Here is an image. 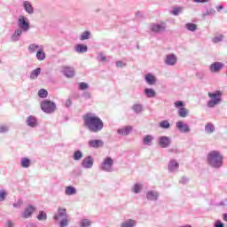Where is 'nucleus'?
Instances as JSON below:
<instances>
[{"label": "nucleus", "instance_id": "obj_1", "mask_svg": "<svg viewBox=\"0 0 227 227\" xmlns=\"http://www.w3.org/2000/svg\"><path fill=\"white\" fill-rule=\"evenodd\" d=\"M83 122L86 129L94 134L101 132L104 129V121L93 113H87L83 115Z\"/></svg>", "mask_w": 227, "mask_h": 227}, {"label": "nucleus", "instance_id": "obj_2", "mask_svg": "<svg viewBox=\"0 0 227 227\" xmlns=\"http://www.w3.org/2000/svg\"><path fill=\"white\" fill-rule=\"evenodd\" d=\"M224 160V157L223 153L217 150H213L207 153V162L210 168L213 169H221L223 168V162Z\"/></svg>", "mask_w": 227, "mask_h": 227}, {"label": "nucleus", "instance_id": "obj_3", "mask_svg": "<svg viewBox=\"0 0 227 227\" xmlns=\"http://www.w3.org/2000/svg\"><path fill=\"white\" fill-rule=\"evenodd\" d=\"M54 221H59V227H67L70 224V216L67 213V208L59 207L57 213L53 215Z\"/></svg>", "mask_w": 227, "mask_h": 227}, {"label": "nucleus", "instance_id": "obj_4", "mask_svg": "<svg viewBox=\"0 0 227 227\" xmlns=\"http://www.w3.org/2000/svg\"><path fill=\"white\" fill-rule=\"evenodd\" d=\"M207 95L210 99L207 101V106L210 109L215 107L216 106H219V104L223 102V91L221 90L208 92Z\"/></svg>", "mask_w": 227, "mask_h": 227}, {"label": "nucleus", "instance_id": "obj_5", "mask_svg": "<svg viewBox=\"0 0 227 227\" xmlns=\"http://www.w3.org/2000/svg\"><path fill=\"white\" fill-rule=\"evenodd\" d=\"M113 166H114V160L111 157H106L100 163L99 169L106 173H113Z\"/></svg>", "mask_w": 227, "mask_h": 227}, {"label": "nucleus", "instance_id": "obj_6", "mask_svg": "<svg viewBox=\"0 0 227 227\" xmlns=\"http://www.w3.org/2000/svg\"><path fill=\"white\" fill-rule=\"evenodd\" d=\"M41 109L43 111V113H46L47 114H52L54 111H56V103L44 99L41 103Z\"/></svg>", "mask_w": 227, "mask_h": 227}, {"label": "nucleus", "instance_id": "obj_7", "mask_svg": "<svg viewBox=\"0 0 227 227\" xmlns=\"http://www.w3.org/2000/svg\"><path fill=\"white\" fill-rule=\"evenodd\" d=\"M176 109H178L177 114L180 118H187L189 116V109L185 108L184 101H176L174 103Z\"/></svg>", "mask_w": 227, "mask_h": 227}, {"label": "nucleus", "instance_id": "obj_8", "mask_svg": "<svg viewBox=\"0 0 227 227\" xmlns=\"http://www.w3.org/2000/svg\"><path fill=\"white\" fill-rule=\"evenodd\" d=\"M166 22L160 21L159 23H152L149 26V29L152 33H154V35H160V33H164L166 31Z\"/></svg>", "mask_w": 227, "mask_h": 227}, {"label": "nucleus", "instance_id": "obj_9", "mask_svg": "<svg viewBox=\"0 0 227 227\" xmlns=\"http://www.w3.org/2000/svg\"><path fill=\"white\" fill-rule=\"evenodd\" d=\"M18 29H20L24 33L29 31V19L25 16H20L18 19Z\"/></svg>", "mask_w": 227, "mask_h": 227}, {"label": "nucleus", "instance_id": "obj_10", "mask_svg": "<svg viewBox=\"0 0 227 227\" xmlns=\"http://www.w3.org/2000/svg\"><path fill=\"white\" fill-rule=\"evenodd\" d=\"M145 198L147 201H159V198H160V193L157 190H149L145 193Z\"/></svg>", "mask_w": 227, "mask_h": 227}, {"label": "nucleus", "instance_id": "obj_11", "mask_svg": "<svg viewBox=\"0 0 227 227\" xmlns=\"http://www.w3.org/2000/svg\"><path fill=\"white\" fill-rule=\"evenodd\" d=\"M35 212H36V207L33 205H28L26 207L24 211L21 212V217H23V219H29L33 216V214H35Z\"/></svg>", "mask_w": 227, "mask_h": 227}, {"label": "nucleus", "instance_id": "obj_12", "mask_svg": "<svg viewBox=\"0 0 227 227\" xmlns=\"http://www.w3.org/2000/svg\"><path fill=\"white\" fill-rule=\"evenodd\" d=\"M93 164H95V160L93 159V156L89 155L82 160L81 166L84 169H91Z\"/></svg>", "mask_w": 227, "mask_h": 227}, {"label": "nucleus", "instance_id": "obj_13", "mask_svg": "<svg viewBox=\"0 0 227 227\" xmlns=\"http://www.w3.org/2000/svg\"><path fill=\"white\" fill-rule=\"evenodd\" d=\"M180 169V163L176 159H170L168 163V173H176Z\"/></svg>", "mask_w": 227, "mask_h": 227}, {"label": "nucleus", "instance_id": "obj_14", "mask_svg": "<svg viewBox=\"0 0 227 227\" xmlns=\"http://www.w3.org/2000/svg\"><path fill=\"white\" fill-rule=\"evenodd\" d=\"M158 145L160 148H169V146H171V138L169 137L161 136L158 138Z\"/></svg>", "mask_w": 227, "mask_h": 227}, {"label": "nucleus", "instance_id": "obj_15", "mask_svg": "<svg viewBox=\"0 0 227 227\" xmlns=\"http://www.w3.org/2000/svg\"><path fill=\"white\" fill-rule=\"evenodd\" d=\"M176 127L177 129V130H179V132H181V134H187L189 132H191V128L189 127V124L179 121L176 123Z\"/></svg>", "mask_w": 227, "mask_h": 227}, {"label": "nucleus", "instance_id": "obj_16", "mask_svg": "<svg viewBox=\"0 0 227 227\" xmlns=\"http://www.w3.org/2000/svg\"><path fill=\"white\" fill-rule=\"evenodd\" d=\"M176 61H178V58H176V55L171 53L166 56L164 63L168 67H175V65H176Z\"/></svg>", "mask_w": 227, "mask_h": 227}, {"label": "nucleus", "instance_id": "obj_17", "mask_svg": "<svg viewBox=\"0 0 227 227\" xmlns=\"http://www.w3.org/2000/svg\"><path fill=\"white\" fill-rule=\"evenodd\" d=\"M223 67L224 64H223V62H214L209 66V70L213 74H215L217 72H221V70H223Z\"/></svg>", "mask_w": 227, "mask_h": 227}, {"label": "nucleus", "instance_id": "obj_18", "mask_svg": "<svg viewBox=\"0 0 227 227\" xmlns=\"http://www.w3.org/2000/svg\"><path fill=\"white\" fill-rule=\"evenodd\" d=\"M26 124L31 129H35V127H38V120L35 115H29L26 120Z\"/></svg>", "mask_w": 227, "mask_h": 227}, {"label": "nucleus", "instance_id": "obj_19", "mask_svg": "<svg viewBox=\"0 0 227 227\" xmlns=\"http://www.w3.org/2000/svg\"><path fill=\"white\" fill-rule=\"evenodd\" d=\"M145 81L149 86H155L157 84V77L151 73L145 74Z\"/></svg>", "mask_w": 227, "mask_h": 227}, {"label": "nucleus", "instance_id": "obj_20", "mask_svg": "<svg viewBox=\"0 0 227 227\" xmlns=\"http://www.w3.org/2000/svg\"><path fill=\"white\" fill-rule=\"evenodd\" d=\"M88 145L90 148H102V146H104V141L100 139H91L89 140Z\"/></svg>", "mask_w": 227, "mask_h": 227}, {"label": "nucleus", "instance_id": "obj_21", "mask_svg": "<svg viewBox=\"0 0 227 227\" xmlns=\"http://www.w3.org/2000/svg\"><path fill=\"white\" fill-rule=\"evenodd\" d=\"M137 226V221L132 218H128L122 221L120 227H136Z\"/></svg>", "mask_w": 227, "mask_h": 227}, {"label": "nucleus", "instance_id": "obj_22", "mask_svg": "<svg viewBox=\"0 0 227 227\" xmlns=\"http://www.w3.org/2000/svg\"><path fill=\"white\" fill-rule=\"evenodd\" d=\"M62 74H64L66 77H74L75 75V70L74 67L64 66L62 67Z\"/></svg>", "mask_w": 227, "mask_h": 227}, {"label": "nucleus", "instance_id": "obj_23", "mask_svg": "<svg viewBox=\"0 0 227 227\" xmlns=\"http://www.w3.org/2000/svg\"><path fill=\"white\" fill-rule=\"evenodd\" d=\"M133 129L132 126H125L117 129V134L119 136H129L131 130Z\"/></svg>", "mask_w": 227, "mask_h": 227}, {"label": "nucleus", "instance_id": "obj_24", "mask_svg": "<svg viewBox=\"0 0 227 227\" xmlns=\"http://www.w3.org/2000/svg\"><path fill=\"white\" fill-rule=\"evenodd\" d=\"M23 8L25 12L28 13V15H33V13H35V9L33 8V5H31V3H29L28 1H25L23 3Z\"/></svg>", "mask_w": 227, "mask_h": 227}, {"label": "nucleus", "instance_id": "obj_25", "mask_svg": "<svg viewBox=\"0 0 227 227\" xmlns=\"http://www.w3.org/2000/svg\"><path fill=\"white\" fill-rule=\"evenodd\" d=\"M216 12L214 8H207L206 12H202L201 17L202 19H206V17H214Z\"/></svg>", "mask_w": 227, "mask_h": 227}, {"label": "nucleus", "instance_id": "obj_26", "mask_svg": "<svg viewBox=\"0 0 227 227\" xmlns=\"http://www.w3.org/2000/svg\"><path fill=\"white\" fill-rule=\"evenodd\" d=\"M66 196H74L77 194V189L72 185L67 186L65 189Z\"/></svg>", "mask_w": 227, "mask_h": 227}, {"label": "nucleus", "instance_id": "obj_27", "mask_svg": "<svg viewBox=\"0 0 227 227\" xmlns=\"http://www.w3.org/2000/svg\"><path fill=\"white\" fill-rule=\"evenodd\" d=\"M22 30L20 29H16L12 35L11 36V41L12 42H19L20 40V36H22Z\"/></svg>", "mask_w": 227, "mask_h": 227}, {"label": "nucleus", "instance_id": "obj_28", "mask_svg": "<svg viewBox=\"0 0 227 227\" xmlns=\"http://www.w3.org/2000/svg\"><path fill=\"white\" fill-rule=\"evenodd\" d=\"M40 74H42V68L37 67L30 73L29 79H31V81H35V79H38Z\"/></svg>", "mask_w": 227, "mask_h": 227}, {"label": "nucleus", "instance_id": "obj_29", "mask_svg": "<svg viewBox=\"0 0 227 227\" xmlns=\"http://www.w3.org/2000/svg\"><path fill=\"white\" fill-rule=\"evenodd\" d=\"M145 95L147 97V98H153L156 97L157 92L153 89L145 88L144 90Z\"/></svg>", "mask_w": 227, "mask_h": 227}, {"label": "nucleus", "instance_id": "obj_30", "mask_svg": "<svg viewBox=\"0 0 227 227\" xmlns=\"http://www.w3.org/2000/svg\"><path fill=\"white\" fill-rule=\"evenodd\" d=\"M74 50L78 54H84V52H88V46L84 44H77Z\"/></svg>", "mask_w": 227, "mask_h": 227}, {"label": "nucleus", "instance_id": "obj_31", "mask_svg": "<svg viewBox=\"0 0 227 227\" xmlns=\"http://www.w3.org/2000/svg\"><path fill=\"white\" fill-rule=\"evenodd\" d=\"M143 143L145 146H152L153 143V137L152 135H145L143 138Z\"/></svg>", "mask_w": 227, "mask_h": 227}, {"label": "nucleus", "instance_id": "obj_32", "mask_svg": "<svg viewBox=\"0 0 227 227\" xmlns=\"http://www.w3.org/2000/svg\"><path fill=\"white\" fill-rule=\"evenodd\" d=\"M20 166L21 168H25L26 169H27V168L31 166V160L26 157L21 158Z\"/></svg>", "mask_w": 227, "mask_h": 227}, {"label": "nucleus", "instance_id": "obj_33", "mask_svg": "<svg viewBox=\"0 0 227 227\" xmlns=\"http://www.w3.org/2000/svg\"><path fill=\"white\" fill-rule=\"evenodd\" d=\"M206 134H214L215 132V126L212 124V122H208L205 126Z\"/></svg>", "mask_w": 227, "mask_h": 227}, {"label": "nucleus", "instance_id": "obj_34", "mask_svg": "<svg viewBox=\"0 0 227 227\" xmlns=\"http://www.w3.org/2000/svg\"><path fill=\"white\" fill-rule=\"evenodd\" d=\"M93 222L88 218H83L80 221V227H91Z\"/></svg>", "mask_w": 227, "mask_h": 227}, {"label": "nucleus", "instance_id": "obj_35", "mask_svg": "<svg viewBox=\"0 0 227 227\" xmlns=\"http://www.w3.org/2000/svg\"><path fill=\"white\" fill-rule=\"evenodd\" d=\"M131 109L136 114H139L143 113V105L135 104L132 106Z\"/></svg>", "mask_w": 227, "mask_h": 227}, {"label": "nucleus", "instance_id": "obj_36", "mask_svg": "<svg viewBox=\"0 0 227 227\" xmlns=\"http://www.w3.org/2000/svg\"><path fill=\"white\" fill-rule=\"evenodd\" d=\"M184 27L188 31H192V33H194V31L198 30V25H196L194 23H186Z\"/></svg>", "mask_w": 227, "mask_h": 227}, {"label": "nucleus", "instance_id": "obj_37", "mask_svg": "<svg viewBox=\"0 0 227 227\" xmlns=\"http://www.w3.org/2000/svg\"><path fill=\"white\" fill-rule=\"evenodd\" d=\"M84 157V154L82 151L77 150L74 153L73 159L74 160H81Z\"/></svg>", "mask_w": 227, "mask_h": 227}, {"label": "nucleus", "instance_id": "obj_38", "mask_svg": "<svg viewBox=\"0 0 227 227\" xmlns=\"http://www.w3.org/2000/svg\"><path fill=\"white\" fill-rule=\"evenodd\" d=\"M38 50H40V46L36 43H32L28 46V52L30 54H35V52Z\"/></svg>", "mask_w": 227, "mask_h": 227}, {"label": "nucleus", "instance_id": "obj_39", "mask_svg": "<svg viewBox=\"0 0 227 227\" xmlns=\"http://www.w3.org/2000/svg\"><path fill=\"white\" fill-rule=\"evenodd\" d=\"M36 59H38V61H43V59H45V52L43 51V50H37Z\"/></svg>", "mask_w": 227, "mask_h": 227}, {"label": "nucleus", "instance_id": "obj_40", "mask_svg": "<svg viewBox=\"0 0 227 227\" xmlns=\"http://www.w3.org/2000/svg\"><path fill=\"white\" fill-rule=\"evenodd\" d=\"M141 191H143V184H134L133 188H132V192L135 194H139V192H141Z\"/></svg>", "mask_w": 227, "mask_h": 227}, {"label": "nucleus", "instance_id": "obj_41", "mask_svg": "<svg viewBox=\"0 0 227 227\" xmlns=\"http://www.w3.org/2000/svg\"><path fill=\"white\" fill-rule=\"evenodd\" d=\"M36 219L38 221H47V213H45V211H39Z\"/></svg>", "mask_w": 227, "mask_h": 227}, {"label": "nucleus", "instance_id": "obj_42", "mask_svg": "<svg viewBox=\"0 0 227 227\" xmlns=\"http://www.w3.org/2000/svg\"><path fill=\"white\" fill-rule=\"evenodd\" d=\"M90 36H91V32L84 31L82 33V35L80 36V40H82V41L90 40Z\"/></svg>", "mask_w": 227, "mask_h": 227}, {"label": "nucleus", "instance_id": "obj_43", "mask_svg": "<svg viewBox=\"0 0 227 227\" xmlns=\"http://www.w3.org/2000/svg\"><path fill=\"white\" fill-rule=\"evenodd\" d=\"M159 127H160V129H169L171 127V123H169L168 121H161L159 124Z\"/></svg>", "mask_w": 227, "mask_h": 227}, {"label": "nucleus", "instance_id": "obj_44", "mask_svg": "<svg viewBox=\"0 0 227 227\" xmlns=\"http://www.w3.org/2000/svg\"><path fill=\"white\" fill-rule=\"evenodd\" d=\"M47 95H49V92L45 89H41L38 91V96L40 97V98H47Z\"/></svg>", "mask_w": 227, "mask_h": 227}, {"label": "nucleus", "instance_id": "obj_45", "mask_svg": "<svg viewBox=\"0 0 227 227\" xmlns=\"http://www.w3.org/2000/svg\"><path fill=\"white\" fill-rule=\"evenodd\" d=\"M78 86H79V90H81V91H84V90H88V88H90V85L84 82H79Z\"/></svg>", "mask_w": 227, "mask_h": 227}, {"label": "nucleus", "instance_id": "obj_46", "mask_svg": "<svg viewBox=\"0 0 227 227\" xmlns=\"http://www.w3.org/2000/svg\"><path fill=\"white\" fill-rule=\"evenodd\" d=\"M10 130V127L8 125H0V134H6Z\"/></svg>", "mask_w": 227, "mask_h": 227}, {"label": "nucleus", "instance_id": "obj_47", "mask_svg": "<svg viewBox=\"0 0 227 227\" xmlns=\"http://www.w3.org/2000/svg\"><path fill=\"white\" fill-rule=\"evenodd\" d=\"M224 38V36L223 35H220L218 36H215L213 39H212V42L214 43H219V42H223V39Z\"/></svg>", "mask_w": 227, "mask_h": 227}, {"label": "nucleus", "instance_id": "obj_48", "mask_svg": "<svg viewBox=\"0 0 227 227\" xmlns=\"http://www.w3.org/2000/svg\"><path fill=\"white\" fill-rule=\"evenodd\" d=\"M22 205H24V201H22V200L20 199V200H18L17 202H15V203L12 204V207H13L14 208H20V207H22Z\"/></svg>", "mask_w": 227, "mask_h": 227}, {"label": "nucleus", "instance_id": "obj_49", "mask_svg": "<svg viewBox=\"0 0 227 227\" xmlns=\"http://www.w3.org/2000/svg\"><path fill=\"white\" fill-rule=\"evenodd\" d=\"M115 67H117V68H123V67H127V63H125L121 60H119V61L115 62Z\"/></svg>", "mask_w": 227, "mask_h": 227}, {"label": "nucleus", "instance_id": "obj_50", "mask_svg": "<svg viewBox=\"0 0 227 227\" xmlns=\"http://www.w3.org/2000/svg\"><path fill=\"white\" fill-rule=\"evenodd\" d=\"M180 12H182V8L176 7L173 9L172 13L176 17V16L180 15Z\"/></svg>", "mask_w": 227, "mask_h": 227}, {"label": "nucleus", "instance_id": "obj_51", "mask_svg": "<svg viewBox=\"0 0 227 227\" xmlns=\"http://www.w3.org/2000/svg\"><path fill=\"white\" fill-rule=\"evenodd\" d=\"M6 200V192L4 190L0 191V201Z\"/></svg>", "mask_w": 227, "mask_h": 227}, {"label": "nucleus", "instance_id": "obj_52", "mask_svg": "<svg viewBox=\"0 0 227 227\" xmlns=\"http://www.w3.org/2000/svg\"><path fill=\"white\" fill-rule=\"evenodd\" d=\"M106 59H107V58L103 53H99L98 55V61L104 62V61H106Z\"/></svg>", "mask_w": 227, "mask_h": 227}, {"label": "nucleus", "instance_id": "obj_53", "mask_svg": "<svg viewBox=\"0 0 227 227\" xmlns=\"http://www.w3.org/2000/svg\"><path fill=\"white\" fill-rule=\"evenodd\" d=\"M168 152L169 153H180V152L178 151V148H176V147L169 148V149L168 150Z\"/></svg>", "mask_w": 227, "mask_h": 227}, {"label": "nucleus", "instance_id": "obj_54", "mask_svg": "<svg viewBox=\"0 0 227 227\" xmlns=\"http://www.w3.org/2000/svg\"><path fill=\"white\" fill-rule=\"evenodd\" d=\"M215 227H224V223H223V222H221V220H216L215 222Z\"/></svg>", "mask_w": 227, "mask_h": 227}, {"label": "nucleus", "instance_id": "obj_55", "mask_svg": "<svg viewBox=\"0 0 227 227\" xmlns=\"http://www.w3.org/2000/svg\"><path fill=\"white\" fill-rule=\"evenodd\" d=\"M180 184H189V178H187L186 176H183L181 179H180Z\"/></svg>", "mask_w": 227, "mask_h": 227}, {"label": "nucleus", "instance_id": "obj_56", "mask_svg": "<svg viewBox=\"0 0 227 227\" xmlns=\"http://www.w3.org/2000/svg\"><path fill=\"white\" fill-rule=\"evenodd\" d=\"M82 97H84L86 99H90L91 98V93H90L89 91H84L82 93Z\"/></svg>", "mask_w": 227, "mask_h": 227}, {"label": "nucleus", "instance_id": "obj_57", "mask_svg": "<svg viewBox=\"0 0 227 227\" xmlns=\"http://www.w3.org/2000/svg\"><path fill=\"white\" fill-rule=\"evenodd\" d=\"M72 106V99L71 98H67L66 100V107L69 108Z\"/></svg>", "mask_w": 227, "mask_h": 227}, {"label": "nucleus", "instance_id": "obj_58", "mask_svg": "<svg viewBox=\"0 0 227 227\" xmlns=\"http://www.w3.org/2000/svg\"><path fill=\"white\" fill-rule=\"evenodd\" d=\"M5 226L7 227H13L14 226V223L13 222H12V220H8L5 223Z\"/></svg>", "mask_w": 227, "mask_h": 227}, {"label": "nucleus", "instance_id": "obj_59", "mask_svg": "<svg viewBox=\"0 0 227 227\" xmlns=\"http://www.w3.org/2000/svg\"><path fill=\"white\" fill-rule=\"evenodd\" d=\"M193 3L205 4V3H210V0H193Z\"/></svg>", "mask_w": 227, "mask_h": 227}, {"label": "nucleus", "instance_id": "obj_60", "mask_svg": "<svg viewBox=\"0 0 227 227\" xmlns=\"http://www.w3.org/2000/svg\"><path fill=\"white\" fill-rule=\"evenodd\" d=\"M223 9H224V6H223V5L216 6V11L217 12H221V10H223Z\"/></svg>", "mask_w": 227, "mask_h": 227}, {"label": "nucleus", "instance_id": "obj_61", "mask_svg": "<svg viewBox=\"0 0 227 227\" xmlns=\"http://www.w3.org/2000/svg\"><path fill=\"white\" fill-rule=\"evenodd\" d=\"M27 227H36V224L33 223H28L27 224Z\"/></svg>", "mask_w": 227, "mask_h": 227}, {"label": "nucleus", "instance_id": "obj_62", "mask_svg": "<svg viewBox=\"0 0 227 227\" xmlns=\"http://www.w3.org/2000/svg\"><path fill=\"white\" fill-rule=\"evenodd\" d=\"M223 221H226V223H227V214L226 213L223 215Z\"/></svg>", "mask_w": 227, "mask_h": 227}, {"label": "nucleus", "instance_id": "obj_63", "mask_svg": "<svg viewBox=\"0 0 227 227\" xmlns=\"http://www.w3.org/2000/svg\"><path fill=\"white\" fill-rule=\"evenodd\" d=\"M220 205H224V202H220Z\"/></svg>", "mask_w": 227, "mask_h": 227}, {"label": "nucleus", "instance_id": "obj_64", "mask_svg": "<svg viewBox=\"0 0 227 227\" xmlns=\"http://www.w3.org/2000/svg\"><path fill=\"white\" fill-rule=\"evenodd\" d=\"M0 65H1V60H0Z\"/></svg>", "mask_w": 227, "mask_h": 227}]
</instances>
